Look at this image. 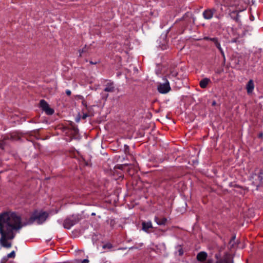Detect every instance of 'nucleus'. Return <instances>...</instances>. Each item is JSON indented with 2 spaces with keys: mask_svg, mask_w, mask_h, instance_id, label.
Instances as JSON below:
<instances>
[{
  "mask_svg": "<svg viewBox=\"0 0 263 263\" xmlns=\"http://www.w3.org/2000/svg\"><path fill=\"white\" fill-rule=\"evenodd\" d=\"M21 229L20 220L16 217L11 216L9 212H5L0 214V233L2 237L1 243L2 247H11V243L8 239L14 237V231Z\"/></svg>",
  "mask_w": 263,
  "mask_h": 263,
  "instance_id": "1",
  "label": "nucleus"
},
{
  "mask_svg": "<svg viewBox=\"0 0 263 263\" xmlns=\"http://www.w3.org/2000/svg\"><path fill=\"white\" fill-rule=\"evenodd\" d=\"M9 213L12 217H16L18 220L20 219V226H21V228L23 227L32 224L35 222L38 224H42L46 220L49 216V214L48 212L46 211L39 212L37 210H35L31 214L29 218H26L25 221H22L21 216L17 215L16 212H9Z\"/></svg>",
  "mask_w": 263,
  "mask_h": 263,
  "instance_id": "2",
  "label": "nucleus"
},
{
  "mask_svg": "<svg viewBox=\"0 0 263 263\" xmlns=\"http://www.w3.org/2000/svg\"><path fill=\"white\" fill-rule=\"evenodd\" d=\"M250 179L252 180V184L255 186L256 190H258L259 187L263 185V168H256L250 176Z\"/></svg>",
  "mask_w": 263,
  "mask_h": 263,
  "instance_id": "3",
  "label": "nucleus"
},
{
  "mask_svg": "<svg viewBox=\"0 0 263 263\" xmlns=\"http://www.w3.org/2000/svg\"><path fill=\"white\" fill-rule=\"evenodd\" d=\"M82 219L79 214H73L67 217L63 222L65 229H69L72 226L78 223Z\"/></svg>",
  "mask_w": 263,
  "mask_h": 263,
  "instance_id": "4",
  "label": "nucleus"
},
{
  "mask_svg": "<svg viewBox=\"0 0 263 263\" xmlns=\"http://www.w3.org/2000/svg\"><path fill=\"white\" fill-rule=\"evenodd\" d=\"M162 79L164 81V83L159 84L157 86V89L159 92L165 94L171 90V88L169 82L166 77H163Z\"/></svg>",
  "mask_w": 263,
  "mask_h": 263,
  "instance_id": "5",
  "label": "nucleus"
},
{
  "mask_svg": "<svg viewBox=\"0 0 263 263\" xmlns=\"http://www.w3.org/2000/svg\"><path fill=\"white\" fill-rule=\"evenodd\" d=\"M92 240L94 245L98 247H112L110 243H105L103 241V238L101 235H93Z\"/></svg>",
  "mask_w": 263,
  "mask_h": 263,
  "instance_id": "6",
  "label": "nucleus"
},
{
  "mask_svg": "<svg viewBox=\"0 0 263 263\" xmlns=\"http://www.w3.org/2000/svg\"><path fill=\"white\" fill-rule=\"evenodd\" d=\"M39 107L44 111L47 115H52L54 114V110L49 106V104L44 99L40 100Z\"/></svg>",
  "mask_w": 263,
  "mask_h": 263,
  "instance_id": "7",
  "label": "nucleus"
},
{
  "mask_svg": "<svg viewBox=\"0 0 263 263\" xmlns=\"http://www.w3.org/2000/svg\"><path fill=\"white\" fill-rule=\"evenodd\" d=\"M241 60L242 57L241 56L237 57V56H233L231 59V62L232 63V66H231L233 68L235 69H240L241 67Z\"/></svg>",
  "mask_w": 263,
  "mask_h": 263,
  "instance_id": "8",
  "label": "nucleus"
},
{
  "mask_svg": "<svg viewBox=\"0 0 263 263\" xmlns=\"http://www.w3.org/2000/svg\"><path fill=\"white\" fill-rule=\"evenodd\" d=\"M241 11V10L238 11V10L235 9H230L229 10V15L232 19L235 21L238 24L240 23L241 21L239 19V12Z\"/></svg>",
  "mask_w": 263,
  "mask_h": 263,
  "instance_id": "9",
  "label": "nucleus"
},
{
  "mask_svg": "<svg viewBox=\"0 0 263 263\" xmlns=\"http://www.w3.org/2000/svg\"><path fill=\"white\" fill-rule=\"evenodd\" d=\"M107 82L105 85V87L104 89V91L109 92H113L115 91V84L113 81L111 80H106Z\"/></svg>",
  "mask_w": 263,
  "mask_h": 263,
  "instance_id": "10",
  "label": "nucleus"
},
{
  "mask_svg": "<svg viewBox=\"0 0 263 263\" xmlns=\"http://www.w3.org/2000/svg\"><path fill=\"white\" fill-rule=\"evenodd\" d=\"M216 11V10L214 8L206 9L203 12V16L205 19L210 20L213 17Z\"/></svg>",
  "mask_w": 263,
  "mask_h": 263,
  "instance_id": "11",
  "label": "nucleus"
},
{
  "mask_svg": "<svg viewBox=\"0 0 263 263\" xmlns=\"http://www.w3.org/2000/svg\"><path fill=\"white\" fill-rule=\"evenodd\" d=\"M216 263H233V257L227 253L223 259L217 260Z\"/></svg>",
  "mask_w": 263,
  "mask_h": 263,
  "instance_id": "12",
  "label": "nucleus"
},
{
  "mask_svg": "<svg viewBox=\"0 0 263 263\" xmlns=\"http://www.w3.org/2000/svg\"><path fill=\"white\" fill-rule=\"evenodd\" d=\"M142 229L144 231H145L147 233H149V232H152L151 230L153 228L152 226V222L151 221H148V222L143 221L142 222Z\"/></svg>",
  "mask_w": 263,
  "mask_h": 263,
  "instance_id": "13",
  "label": "nucleus"
},
{
  "mask_svg": "<svg viewBox=\"0 0 263 263\" xmlns=\"http://www.w3.org/2000/svg\"><path fill=\"white\" fill-rule=\"evenodd\" d=\"M178 75V72L177 70H175L174 68H170L169 72L163 77H166V79H167V78L171 79L173 78L177 77Z\"/></svg>",
  "mask_w": 263,
  "mask_h": 263,
  "instance_id": "14",
  "label": "nucleus"
},
{
  "mask_svg": "<svg viewBox=\"0 0 263 263\" xmlns=\"http://www.w3.org/2000/svg\"><path fill=\"white\" fill-rule=\"evenodd\" d=\"M155 221L159 226H164L166 224L167 219L164 217H159L158 216H155Z\"/></svg>",
  "mask_w": 263,
  "mask_h": 263,
  "instance_id": "15",
  "label": "nucleus"
},
{
  "mask_svg": "<svg viewBox=\"0 0 263 263\" xmlns=\"http://www.w3.org/2000/svg\"><path fill=\"white\" fill-rule=\"evenodd\" d=\"M211 83V81L209 78H205L199 82V86L201 88H206L208 84Z\"/></svg>",
  "mask_w": 263,
  "mask_h": 263,
  "instance_id": "16",
  "label": "nucleus"
},
{
  "mask_svg": "<svg viewBox=\"0 0 263 263\" xmlns=\"http://www.w3.org/2000/svg\"><path fill=\"white\" fill-rule=\"evenodd\" d=\"M70 126V129L73 131L72 136L76 138L77 136L79 134V129L74 123L71 121L69 123Z\"/></svg>",
  "mask_w": 263,
  "mask_h": 263,
  "instance_id": "17",
  "label": "nucleus"
},
{
  "mask_svg": "<svg viewBox=\"0 0 263 263\" xmlns=\"http://www.w3.org/2000/svg\"><path fill=\"white\" fill-rule=\"evenodd\" d=\"M254 88V82L252 80H250L247 84L246 89L248 94L253 92Z\"/></svg>",
  "mask_w": 263,
  "mask_h": 263,
  "instance_id": "18",
  "label": "nucleus"
},
{
  "mask_svg": "<svg viewBox=\"0 0 263 263\" xmlns=\"http://www.w3.org/2000/svg\"><path fill=\"white\" fill-rule=\"evenodd\" d=\"M235 238H236L235 235V234L233 235L229 241V245L231 246L230 247H234V246L236 245L237 246L238 245L240 241L237 240L236 241V242H235Z\"/></svg>",
  "mask_w": 263,
  "mask_h": 263,
  "instance_id": "19",
  "label": "nucleus"
},
{
  "mask_svg": "<svg viewBox=\"0 0 263 263\" xmlns=\"http://www.w3.org/2000/svg\"><path fill=\"white\" fill-rule=\"evenodd\" d=\"M207 257V254L204 252H201L198 254L197 259L199 261H204Z\"/></svg>",
  "mask_w": 263,
  "mask_h": 263,
  "instance_id": "20",
  "label": "nucleus"
},
{
  "mask_svg": "<svg viewBox=\"0 0 263 263\" xmlns=\"http://www.w3.org/2000/svg\"><path fill=\"white\" fill-rule=\"evenodd\" d=\"M94 105H90L87 107V113L90 116L93 117L94 116L95 111L93 110Z\"/></svg>",
  "mask_w": 263,
  "mask_h": 263,
  "instance_id": "21",
  "label": "nucleus"
},
{
  "mask_svg": "<svg viewBox=\"0 0 263 263\" xmlns=\"http://www.w3.org/2000/svg\"><path fill=\"white\" fill-rule=\"evenodd\" d=\"M127 165V164H117L114 167V171H117V169L120 170L121 171H123L125 169V167Z\"/></svg>",
  "mask_w": 263,
  "mask_h": 263,
  "instance_id": "22",
  "label": "nucleus"
},
{
  "mask_svg": "<svg viewBox=\"0 0 263 263\" xmlns=\"http://www.w3.org/2000/svg\"><path fill=\"white\" fill-rule=\"evenodd\" d=\"M106 222L108 224H109V225L112 229H114L115 224H116V221L114 219H110V220H107Z\"/></svg>",
  "mask_w": 263,
  "mask_h": 263,
  "instance_id": "23",
  "label": "nucleus"
},
{
  "mask_svg": "<svg viewBox=\"0 0 263 263\" xmlns=\"http://www.w3.org/2000/svg\"><path fill=\"white\" fill-rule=\"evenodd\" d=\"M89 49V47L85 45L82 49L79 50L80 55L79 57H82V54L88 52Z\"/></svg>",
  "mask_w": 263,
  "mask_h": 263,
  "instance_id": "24",
  "label": "nucleus"
},
{
  "mask_svg": "<svg viewBox=\"0 0 263 263\" xmlns=\"http://www.w3.org/2000/svg\"><path fill=\"white\" fill-rule=\"evenodd\" d=\"M213 44H214L215 46L218 49H220L221 45L220 43V40L218 38H217L215 42H213Z\"/></svg>",
  "mask_w": 263,
  "mask_h": 263,
  "instance_id": "25",
  "label": "nucleus"
},
{
  "mask_svg": "<svg viewBox=\"0 0 263 263\" xmlns=\"http://www.w3.org/2000/svg\"><path fill=\"white\" fill-rule=\"evenodd\" d=\"M6 139V138H4L2 140H0V149H4V147L6 145L5 140Z\"/></svg>",
  "mask_w": 263,
  "mask_h": 263,
  "instance_id": "26",
  "label": "nucleus"
},
{
  "mask_svg": "<svg viewBox=\"0 0 263 263\" xmlns=\"http://www.w3.org/2000/svg\"><path fill=\"white\" fill-rule=\"evenodd\" d=\"M15 256V253L14 251H12L11 253L8 254L6 255V257L8 258H14Z\"/></svg>",
  "mask_w": 263,
  "mask_h": 263,
  "instance_id": "27",
  "label": "nucleus"
},
{
  "mask_svg": "<svg viewBox=\"0 0 263 263\" xmlns=\"http://www.w3.org/2000/svg\"><path fill=\"white\" fill-rule=\"evenodd\" d=\"M82 104L84 106V108L82 109V111L84 112L89 106L87 105V102L85 100L82 101Z\"/></svg>",
  "mask_w": 263,
  "mask_h": 263,
  "instance_id": "28",
  "label": "nucleus"
},
{
  "mask_svg": "<svg viewBox=\"0 0 263 263\" xmlns=\"http://www.w3.org/2000/svg\"><path fill=\"white\" fill-rule=\"evenodd\" d=\"M82 104L84 106V108L82 109V111L84 112L89 106L87 105V102L85 100L82 101Z\"/></svg>",
  "mask_w": 263,
  "mask_h": 263,
  "instance_id": "29",
  "label": "nucleus"
},
{
  "mask_svg": "<svg viewBox=\"0 0 263 263\" xmlns=\"http://www.w3.org/2000/svg\"><path fill=\"white\" fill-rule=\"evenodd\" d=\"M229 186L230 187H236V188H239L240 189V187H241V185H239V184H236L234 182H231L229 183Z\"/></svg>",
  "mask_w": 263,
  "mask_h": 263,
  "instance_id": "30",
  "label": "nucleus"
},
{
  "mask_svg": "<svg viewBox=\"0 0 263 263\" xmlns=\"http://www.w3.org/2000/svg\"><path fill=\"white\" fill-rule=\"evenodd\" d=\"M124 152H125V153L126 154H129L130 148H129V146H128L127 145L125 144L124 146Z\"/></svg>",
  "mask_w": 263,
  "mask_h": 263,
  "instance_id": "31",
  "label": "nucleus"
},
{
  "mask_svg": "<svg viewBox=\"0 0 263 263\" xmlns=\"http://www.w3.org/2000/svg\"><path fill=\"white\" fill-rule=\"evenodd\" d=\"M218 50L219 51V52L221 53L222 57H223V64H225V62H226V58H225V55H224V52H223L222 48H221L220 49H218Z\"/></svg>",
  "mask_w": 263,
  "mask_h": 263,
  "instance_id": "32",
  "label": "nucleus"
},
{
  "mask_svg": "<svg viewBox=\"0 0 263 263\" xmlns=\"http://www.w3.org/2000/svg\"><path fill=\"white\" fill-rule=\"evenodd\" d=\"M215 72L216 74H219L223 72V68L222 67L217 68L215 70Z\"/></svg>",
  "mask_w": 263,
  "mask_h": 263,
  "instance_id": "33",
  "label": "nucleus"
},
{
  "mask_svg": "<svg viewBox=\"0 0 263 263\" xmlns=\"http://www.w3.org/2000/svg\"><path fill=\"white\" fill-rule=\"evenodd\" d=\"M82 162L84 164L85 166H89V163L87 161H86L83 157H81Z\"/></svg>",
  "mask_w": 263,
  "mask_h": 263,
  "instance_id": "34",
  "label": "nucleus"
},
{
  "mask_svg": "<svg viewBox=\"0 0 263 263\" xmlns=\"http://www.w3.org/2000/svg\"><path fill=\"white\" fill-rule=\"evenodd\" d=\"M8 259L9 258L6 257V256H5L2 258L0 263H7Z\"/></svg>",
  "mask_w": 263,
  "mask_h": 263,
  "instance_id": "35",
  "label": "nucleus"
},
{
  "mask_svg": "<svg viewBox=\"0 0 263 263\" xmlns=\"http://www.w3.org/2000/svg\"><path fill=\"white\" fill-rule=\"evenodd\" d=\"M84 112L85 111L82 112L83 115H82V116H81V118L83 120L86 119L87 117H90L86 112Z\"/></svg>",
  "mask_w": 263,
  "mask_h": 263,
  "instance_id": "36",
  "label": "nucleus"
},
{
  "mask_svg": "<svg viewBox=\"0 0 263 263\" xmlns=\"http://www.w3.org/2000/svg\"><path fill=\"white\" fill-rule=\"evenodd\" d=\"M184 253V251L183 250L182 248H180L179 250L178 251V252H176V253H178L179 256H181L183 255Z\"/></svg>",
  "mask_w": 263,
  "mask_h": 263,
  "instance_id": "37",
  "label": "nucleus"
},
{
  "mask_svg": "<svg viewBox=\"0 0 263 263\" xmlns=\"http://www.w3.org/2000/svg\"><path fill=\"white\" fill-rule=\"evenodd\" d=\"M108 97V93H102V99L106 101Z\"/></svg>",
  "mask_w": 263,
  "mask_h": 263,
  "instance_id": "38",
  "label": "nucleus"
},
{
  "mask_svg": "<svg viewBox=\"0 0 263 263\" xmlns=\"http://www.w3.org/2000/svg\"><path fill=\"white\" fill-rule=\"evenodd\" d=\"M81 119V116L80 114H78V116L76 118L75 121L77 123H78V122H79Z\"/></svg>",
  "mask_w": 263,
  "mask_h": 263,
  "instance_id": "39",
  "label": "nucleus"
},
{
  "mask_svg": "<svg viewBox=\"0 0 263 263\" xmlns=\"http://www.w3.org/2000/svg\"><path fill=\"white\" fill-rule=\"evenodd\" d=\"M79 263H88L89 260L88 259H84L82 260H80L78 261Z\"/></svg>",
  "mask_w": 263,
  "mask_h": 263,
  "instance_id": "40",
  "label": "nucleus"
},
{
  "mask_svg": "<svg viewBox=\"0 0 263 263\" xmlns=\"http://www.w3.org/2000/svg\"><path fill=\"white\" fill-rule=\"evenodd\" d=\"M257 137L259 138V139H263V132H260L258 133V135H257Z\"/></svg>",
  "mask_w": 263,
  "mask_h": 263,
  "instance_id": "41",
  "label": "nucleus"
},
{
  "mask_svg": "<svg viewBox=\"0 0 263 263\" xmlns=\"http://www.w3.org/2000/svg\"><path fill=\"white\" fill-rule=\"evenodd\" d=\"M212 37L209 36H204L203 40L206 41H211Z\"/></svg>",
  "mask_w": 263,
  "mask_h": 263,
  "instance_id": "42",
  "label": "nucleus"
},
{
  "mask_svg": "<svg viewBox=\"0 0 263 263\" xmlns=\"http://www.w3.org/2000/svg\"><path fill=\"white\" fill-rule=\"evenodd\" d=\"M240 189H242V190H243L244 191H245L246 192H249V189H248V187H247L246 186H243L241 185V187H240Z\"/></svg>",
  "mask_w": 263,
  "mask_h": 263,
  "instance_id": "43",
  "label": "nucleus"
},
{
  "mask_svg": "<svg viewBox=\"0 0 263 263\" xmlns=\"http://www.w3.org/2000/svg\"><path fill=\"white\" fill-rule=\"evenodd\" d=\"M238 4H230V5L229 6L230 7L233 8L234 7H235V8L236 9V6H238Z\"/></svg>",
  "mask_w": 263,
  "mask_h": 263,
  "instance_id": "44",
  "label": "nucleus"
},
{
  "mask_svg": "<svg viewBox=\"0 0 263 263\" xmlns=\"http://www.w3.org/2000/svg\"><path fill=\"white\" fill-rule=\"evenodd\" d=\"M99 62H100L99 61H95V62H93L92 61H89V63L91 65H96V64L99 63Z\"/></svg>",
  "mask_w": 263,
  "mask_h": 263,
  "instance_id": "45",
  "label": "nucleus"
},
{
  "mask_svg": "<svg viewBox=\"0 0 263 263\" xmlns=\"http://www.w3.org/2000/svg\"><path fill=\"white\" fill-rule=\"evenodd\" d=\"M65 93L68 96H70L71 94V91L68 89L66 90Z\"/></svg>",
  "mask_w": 263,
  "mask_h": 263,
  "instance_id": "46",
  "label": "nucleus"
},
{
  "mask_svg": "<svg viewBox=\"0 0 263 263\" xmlns=\"http://www.w3.org/2000/svg\"><path fill=\"white\" fill-rule=\"evenodd\" d=\"M216 105H217L216 101L215 100L213 101L212 102V106H215Z\"/></svg>",
  "mask_w": 263,
  "mask_h": 263,
  "instance_id": "47",
  "label": "nucleus"
},
{
  "mask_svg": "<svg viewBox=\"0 0 263 263\" xmlns=\"http://www.w3.org/2000/svg\"><path fill=\"white\" fill-rule=\"evenodd\" d=\"M78 98H79V99H81V100H84V97H83L82 96L79 95V96H78Z\"/></svg>",
  "mask_w": 263,
  "mask_h": 263,
  "instance_id": "48",
  "label": "nucleus"
},
{
  "mask_svg": "<svg viewBox=\"0 0 263 263\" xmlns=\"http://www.w3.org/2000/svg\"><path fill=\"white\" fill-rule=\"evenodd\" d=\"M218 37H212V40H211V42L212 43H213L214 42H215L216 41V40L217 39Z\"/></svg>",
  "mask_w": 263,
  "mask_h": 263,
  "instance_id": "49",
  "label": "nucleus"
},
{
  "mask_svg": "<svg viewBox=\"0 0 263 263\" xmlns=\"http://www.w3.org/2000/svg\"><path fill=\"white\" fill-rule=\"evenodd\" d=\"M237 40H238L237 38L233 39L232 40V42L236 43L237 41Z\"/></svg>",
  "mask_w": 263,
  "mask_h": 263,
  "instance_id": "50",
  "label": "nucleus"
},
{
  "mask_svg": "<svg viewBox=\"0 0 263 263\" xmlns=\"http://www.w3.org/2000/svg\"><path fill=\"white\" fill-rule=\"evenodd\" d=\"M238 193L240 194V195H244L245 194V192H242V191H240L238 192Z\"/></svg>",
  "mask_w": 263,
  "mask_h": 263,
  "instance_id": "51",
  "label": "nucleus"
},
{
  "mask_svg": "<svg viewBox=\"0 0 263 263\" xmlns=\"http://www.w3.org/2000/svg\"><path fill=\"white\" fill-rule=\"evenodd\" d=\"M119 177H121L122 176V174L121 172H119Z\"/></svg>",
  "mask_w": 263,
  "mask_h": 263,
  "instance_id": "52",
  "label": "nucleus"
},
{
  "mask_svg": "<svg viewBox=\"0 0 263 263\" xmlns=\"http://www.w3.org/2000/svg\"><path fill=\"white\" fill-rule=\"evenodd\" d=\"M184 20V16L182 17L181 18H180L179 21H182Z\"/></svg>",
  "mask_w": 263,
  "mask_h": 263,
  "instance_id": "53",
  "label": "nucleus"
},
{
  "mask_svg": "<svg viewBox=\"0 0 263 263\" xmlns=\"http://www.w3.org/2000/svg\"><path fill=\"white\" fill-rule=\"evenodd\" d=\"M30 122L35 123V121H34V120H33V119H32V120H31L30 121Z\"/></svg>",
  "mask_w": 263,
  "mask_h": 263,
  "instance_id": "54",
  "label": "nucleus"
},
{
  "mask_svg": "<svg viewBox=\"0 0 263 263\" xmlns=\"http://www.w3.org/2000/svg\"><path fill=\"white\" fill-rule=\"evenodd\" d=\"M95 215H96V214L95 213H92L91 214V216H95Z\"/></svg>",
  "mask_w": 263,
  "mask_h": 263,
  "instance_id": "55",
  "label": "nucleus"
},
{
  "mask_svg": "<svg viewBox=\"0 0 263 263\" xmlns=\"http://www.w3.org/2000/svg\"><path fill=\"white\" fill-rule=\"evenodd\" d=\"M119 249H126V248H119Z\"/></svg>",
  "mask_w": 263,
  "mask_h": 263,
  "instance_id": "56",
  "label": "nucleus"
},
{
  "mask_svg": "<svg viewBox=\"0 0 263 263\" xmlns=\"http://www.w3.org/2000/svg\"><path fill=\"white\" fill-rule=\"evenodd\" d=\"M165 48H166L165 46H164V48H163V47H162V49H165Z\"/></svg>",
  "mask_w": 263,
  "mask_h": 263,
  "instance_id": "57",
  "label": "nucleus"
},
{
  "mask_svg": "<svg viewBox=\"0 0 263 263\" xmlns=\"http://www.w3.org/2000/svg\"><path fill=\"white\" fill-rule=\"evenodd\" d=\"M177 247H182V246H181V245H178V246H177Z\"/></svg>",
  "mask_w": 263,
  "mask_h": 263,
  "instance_id": "58",
  "label": "nucleus"
}]
</instances>
